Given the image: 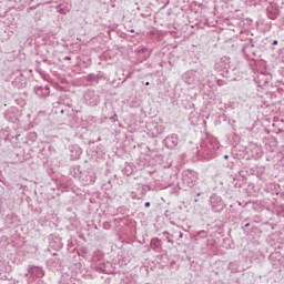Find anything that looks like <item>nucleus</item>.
I'll return each mask as SVG.
<instances>
[{
  "instance_id": "5",
  "label": "nucleus",
  "mask_w": 284,
  "mask_h": 284,
  "mask_svg": "<svg viewBox=\"0 0 284 284\" xmlns=\"http://www.w3.org/2000/svg\"><path fill=\"white\" fill-rule=\"evenodd\" d=\"M145 85H150V82H146Z\"/></svg>"
},
{
  "instance_id": "1",
  "label": "nucleus",
  "mask_w": 284,
  "mask_h": 284,
  "mask_svg": "<svg viewBox=\"0 0 284 284\" xmlns=\"http://www.w3.org/2000/svg\"><path fill=\"white\" fill-rule=\"evenodd\" d=\"M273 45H278V41H277V40H274V41H273Z\"/></svg>"
},
{
  "instance_id": "6",
  "label": "nucleus",
  "mask_w": 284,
  "mask_h": 284,
  "mask_svg": "<svg viewBox=\"0 0 284 284\" xmlns=\"http://www.w3.org/2000/svg\"><path fill=\"white\" fill-rule=\"evenodd\" d=\"M74 284V283H73Z\"/></svg>"
},
{
  "instance_id": "2",
  "label": "nucleus",
  "mask_w": 284,
  "mask_h": 284,
  "mask_svg": "<svg viewBox=\"0 0 284 284\" xmlns=\"http://www.w3.org/2000/svg\"><path fill=\"white\" fill-rule=\"evenodd\" d=\"M145 207H150V202H145Z\"/></svg>"
},
{
  "instance_id": "3",
  "label": "nucleus",
  "mask_w": 284,
  "mask_h": 284,
  "mask_svg": "<svg viewBox=\"0 0 284 284\" xmlns=\"http://www.w3.org/2000/svg\"><path fill=\"white\" fill-rule=\"evenodd\" d=\"M224 159L229 160V159H230V155H224Z\"/></svg>"
},
{
  "instance_id": "4",
  "label": "nucleus",
  "mask_w": 284,
  "mask_h": 284,
  "mask_svg": "<svg viewBox=\"0 0 284 284\" xmlns=\"http://www.w3.org/2000/svg\"><path fill=\"white\" fill-rule=\"evenodd\" d=\"M245 227H250V223H247V224L245 225Z\"/></svg>"
}]
</instances>
